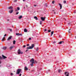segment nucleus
<instances>
[{
    "label": "nucleus",
    "mask_w": 76,
    "mask_h": 76,
    "mask_svg": "<svg viewBox=\"0 0 76 76\" xmlns=\"http://www.w3.org/2000/svg\"><path fill=\"white\" fill-rule=\"evenodd\" d=\"M28 31V30L26 29V28H25L24 29V32H26Z\"/></svg>",
    "instance_id": "obj_17"
},
{
    "label": "nucleus",
    "mask_w": 76,
    "mask_h": 76,
    "mask_svg": "<svg viewBox=\"0 0 76 76\" xmlns=\"http://www.w3.org/2000/svg\"><path fill=\"white\" fill-rule=\"evenodd\" d=\"M59 4L60 7V9H61V8H62V5H61V4Z\"/></svg>",
    "instance_id": "obj_12"
},
{
    "label": "nucleus",
    "mask_w": 76,
    "mask_h": 76,
    "mask_svg": "<svg viewBox=\"0 0 76 76\" xmlns=\"http://www.w3.org/2000/svg\"><path fill=\"white\" fill-rule=\"evenodd\" d=\"M2 58H3L4 59H5V58H7V57H6L4 56V55H2Z\"/></svg>",
    "instance_id": "obj_11"
},
{
    "label": "nucleus",
    "mask_w": 76,
    "mask_h": 76,
    "mask_svg": "<svg viewBox=\"0 0 76 76\" xmlns=\"http://www.w3.org/2000/svg\"><path fill=\"white\" fill-rule=\"evenodd\" d=\"M12 39V37L10 36L9 37H8L7 40V41H9V40H10V39Z\"/></svg>",
    "instance_id": "obj_9"
},
{
    "label": "nucleus",
    "mask_w": 76,
    "mask_h": 76,
    "mask_svg": "<svg viewBox=\"0 0 76 76\" xmlns=\"http://www.w3.org/2000/svg\"><path fill=\"white\" fill-rule=\"evenodd\" d=\"M53 44H55V43H56V42H53Z\"/></svg>",
    "instance_id": "obj_44"
},
{
    "label": "nucleus",
    "mask_w": 76,
    "mask_h": 76,
    "mask_svg": "<svg viewBox=\"0 0 76 76\" xmlns=\"http://www.w3.org/2000/svg\"><path fill=\"white\" fill-rule=\"evenodd\" d=\"M13 73H11L10 75H11V76H13Z\"/></svg>",
    "instance_id": "obj_35"
},
{
    "label": "nucleus",
    "mask_w": 76,
    "mask_h": 76,
    "mask_svg": "<svg viewBox=\"0 0 76 76\" xmlns=\"http://www.w3.org/2000/svg\"><path fill=\"white\" fill-rule=\"evenodd\" d=\"M64 4L66 3V1H64Z\"/></svg>",
    "instance_id": "obj_30"
},
{
    "label": "nucleus",
    "mask_w": 76,
    "mask_h": 76,
    "mask_svg": "<svg viewBox=\"0 0 76 76\" xmlns=\"http://www.w3.org/2000/svg\"><path fill=\"white\" fill-rule=\"evenodd\" d=\"M1 61H0V64H1Z\"/></svg>",
    "instance_id": "obj_51"
},
{
    "label": "nucleus",
    "mask_w": 76,
    "mask_h": 76,
    "mask_svg": "<svg viewBox=\"0 0 76 76\" xmlns=\"http://www.w3.org/2000/svg\"><path fill=\"white\" fill-rule=\"evenodd\" d=\"M23 1H25V0H23Z\"/></svg>",
    "instance_id": "obj_50"
},
{
    "label": "nucleus",
    "mask_w": 76,
    "mask_h": 76,
    "mask_svg": "<svg viewBox=\"0 0 76 76\" xmlns=\"http://www.w3.org/2000/svg\"><path fill=\"white\" fill-rule=\"evenodd\" d=\"M32 64H30V65L31 66H33V64H34V63H31Z\"/></svg>",
    "instance_id": "obj_26"
},
{
    "label": "nucleus",
    "mask_w": 76,
    "mask_h": 76,
    "mask_svg": "<svg viewBox=\"0 0 76 76\" xmlns=\"http://www.w3.org/2000/svg\"><path fill=\"white\" fill-rule=\"evenodd\" d=\"M18 54H23V52H21L20 51V49H18Z\"/></svg>",
    "instance_id": "obj_3"
},
{
    "label": "nucleus",
    "mask_w": 76,
    "mask_h": 76,
    "mask_svg": "<svg viewBox=\"0 0 76 76\" xmlns=\"http://www.w3.org/2000/svg\"><path fill=\"white\" fill-rule=\"evenodd\" d=\"M24 70H26V71L28 70V68L26 67V66H25Z\"/></svg>",
    "instance_id": "obj_10"
},
{
    "label": "nucleus",
    "mask_w": 76,
    "mask_h": 76,
    "mask_svg": "<svg viewBox=\"0 0 76 76\" xmlns=\"http://www.w3.org/2000/svg\"><path fill=\"white\" fill-rule=\"evenodd\" d=\"M52 3H53V4H54V1H52Z\"/></svg>",
    "instance_id": "obj_36"
},
{
    "label": "nucleus",
    "mask_w": 76,
    "mask_h": 76,
    "mask_svg": "<svg viewBox=\"0 0 76 76\" xmlns=\"http://www.w3.org/2000/svg\"><path fill=\"white\" fill-rule=\"evenodd\" d=\"M36 51H38V50H39V48L38 47L36 48Z\"/></svg>",
    "instance_id": "obj_21"
},
{
    "label": "nucleus",
    "mask_w": 76,
    "mask_h": 76,
    "mask_svg": "<svg viewBox=\"0 0 76 76\" xmlns=\"http://www.w3.org/2000/svg\"><path fill=\"white\" fill-rule=\"evenodd\" d=\"M19 13V12H16V15H18V14Z\"/></svg>",
    "instance_id": "obj_31"
},
{
    "label": "nucleus",
    "mask_w": 76,
    "mask_h": 76,
    "mask_svg": "<svg viewBox=\"0 0 76 76\" xmlns=\"http://www.w3.org/2000/svg\"><path fill=\"white\" fill-rule=\"evenodd\" d=\"M9 30L10 31V32H12V30L11 29H10Z\"/></svg>",
    "instance_id": "obj_32"
},
{
    "label": "nucleus",
    "mask_w": 76,
    "mask_h": 76,
    "mask_svg": "<svg viewBox=\"0 0 76 76\" xmlns=\"http://www.w3.org/2000/svg\"><path fill=\"white\" fill-rule=\"evenodd\" d=\"M34 19H36V20H38V18H37V17H36V16H35L34 18Z\"/></svg>",
    "instance_id": "obj_20"
},
{
    "label": "nucleus",
    "mask_w": 76,
    "mask_h": 76,
    "mask_svg": "<svg viewBox=\"0 0 76 76\" xmlns=\"http://www.w3.org/2000/svg\"><path fill=\"white\" fill-rule=\"evenodd\" d=\"M34 59L33 58H32L31 60H30V62L31 63H34Z\"/></svg>",
    "instance_id": "obj_4"
},
{
    "label": "nucleus",
    "mask_w": 76,
    "mask_h": 76,
    "mask_svg": "<svg viewBox=\"0 0 76 76\" xmlns=\"http://www.w3.org/2000/svg\"><path fill=\"white\" fill-rule=\"evenodd\" d=\"M48 32H51V30H48Z\"/></svg>",
    "instance_id": "obj_34"
},
{
    "label": "nucleus",
    "mask_w": 76,
    "mask_h": 76,
    "mask_svg": "<svg viewBox=\"0 0 76 76\" xmlns=\"http://www.w3.org/2000/svg\"><path fill=\"white\" fill-rule=\"evenodd\" d=\"M54 33V31H52L51 32V36H52V35H53V34Z\"/></svg>",
    "instance_id": "obj_19"
},
{
    "label": "nucleus",
    "mask_w": 76,
    "mask_h": 76,
    "mask_svg": "<svg viewBox=\"0 0 76 76\" xmlns=\"http://www.w3.org/2000/svg\"><path fill=\"white\" fill-rule=\"evenodd\" d=\"M65 20H66V19H65Z\"/></svg>",
    "instance_id": "obj_54"
},
{
    "label": "nucleus",
    "mask_w": 76,
    "mask_h": 76,
    "mask_svg": "<svg viewBox=\"0 0 76 76\" xmlns=\"http://www.w3.org/2000/svg\"><path fill=\"white\" fill-rule=\"evenodd\" d=\"M46 4H47V3H46Z\"/></svg>",
    "instance_id": "obj_58"
},
{
    "label": "nucleus",
    "mask_w": 76,
    "mask_h": 76,
    "mask_svg": "<svg viewBox=\"0 0 76 76\" xmlns=\"http://www.w3.org/2000/svg\"><path fill=\"white\" fill-rule=\"evenodd\" d=\"M62 72V71L61 69H58V73H61Z\"/></svg>",
    "instance_id": "obj_18"
},
{
    "label": "nucleus",
    "mask_w": 76,
    "mask_h": 76,
    "mask_svg": "<svg viewBox=\"0 0 76 76\" xmlns=\"http://www.w3.org/2000/svg\"><path fill=\"white\" fill-rule=\"evenodd\" d=\"M17 9H15V12H17V11H18V10H20V8H19V7H17Z\"/></svg>",
    "instance_id": "obj_7"
},
{
    "label": "nucleus",
    "mask_w": 76,
    "mask_h": 76,
    "mask_svg": "<svg viewBox=\"0 0 76 76\" xmlns=\"http://www.w3.org/2000/svg\"><path fill=\"white\" fill-rule=\"evenodd\" d=\"M22 18H23V17L22 16V15H20V16L18 18L19 19H22Z\"/></svg>",
    "instance_id": "obj_15"
},
{
    "label": "nucleus",
    "mask_w": 76,
    "mask_h": 76,
    "mask_svg": "<svg viewBox=\"0 0 76 76\" xmlns=\"http://www.w3.org/2000/svg\"><path fill=\"white\" fill-rule=\"evenodd\" d=\"M34 71V70H32V71H31V72H33Z\"/></svg>",
    "instance_id": "obj_52"
},
{
    "label": "nucleus",
    "mask_w": 76,
    "mask_h": 76,
    "mask_svg": "<svg viewBox=\"0 0 76 76\" xmlns=\"http://www.w3.org/2000/svg\"><path fill=\"white\" fill-rule=\"evenodd\" d=\"M45 31H47V29H45Z\"/></svg>",
    "instance_id": "obj_42"
},
{
    "label": "nucleus",
    "mask_w": 76,
    "mask_h": 76,
    "mask_svg": "<svg viewBox=\"0 0 76 76\" xmlns=\"http://www.w3.org/2000/svg\"><path fill=\"white\" fill-rule=\"evenodd\" d=\"M34 64H35V63H37V61H34Z\"/></svg>",
    "instance_id": "obj_25"
},
{
    "label": "nucleus",
    "mask_w": 76,
    "mask_h": 76,
    "mask_svg": "<svg viewBox=\"0 0 76 76\" xmlns=\"http://www.w3.org/2000/svg\"><path fill=\"white\" fill-rule=\"evenodd\" d=\"M15 43H16V41L15 40H14L13 41V44H15Z\"/></svg>",
    "instance_id": "obj_22"
},
{
    "label": "nucleus",
    "mask_w": 76,
    "mask_h": 76,
    "mask_svg": "<svg viewBox=\"0 0 76 76\" xmlns=\"http://www.w3.org/2000/svg\"><path fill=\"white\" fill-rule=\"evenodd\" d=\"M7 21H9V19L7 20Z\"/></svg>",
    "instance_id": "obj_49"
},
{
    "label": "nucleus",
    "mask_w": 76,
    "mask_h": 76,
    "mask_svg": "<svg viewBox=\"0 0 76 76\" xmlns=\"http://www.w3.org/2000/svg\"><path fill=\"white\" fill-rule=\"evenodd\" d=\"M28 50L27 49V50L26 51V52H27V51H28Z\"/></svg>",
    "instance_id": "obj_46"
},
{
    "label": "nucleus",
    "mask_w": 76,
    "mask_h": 76,
    "mask_svg": "<svg viewBox=\"0 0 76 76\" xmlns=\"http://www.w3.org/2000/svg\"><path fill=\"white\" fill-rule=\"evenodd\" d=\"M4 39H5V37H4L2 39V41H4Z\"/></svg>",
    "instance_id": "obj_23"
},
{
    "label": "nucleus",
    "mask_w": 76,
    "mask_h": 76,
    "mask_svg": "<svg viewBox=\"0 0 76 76\" xmlns=\"http://www.w3.org/2000/svg\"><path fill=\"white\" fill-rule=\"evenodd\" d=\"M34 6H35V7L37 6V5H34Z\"/></svg>",
    "instance_id": "obj_47"
},
{
    "label": "nucleus",
    "mask_w": 76,
    "mask_h": 76,
    "mask_svg": "<svg viewBox=\"0 0 76 76\" xmlns=\"http://www.w3.org/2000/svg\"><path fill=\"white\" fill-rule=\"evenodd\" d=\"M40 25H42V21H40Z\"/></svg>",
    "instance_id": "obj_27"
},
{
    "label": "nucleus",
    "mask_w": 76,
    "mask_h": 76,
    "mask_svg": "<svg viewBox=\"0 0 76 76\" xmlns=\"http://www.w3.org/2000/svg\"><path fill=\"white\" fill-rule=\"evenodd\" d=\"M59 37H60V36H59Z\"/></svg>",
    "instance_id": "obj_55"
},
{
    "label": "nucleus",
    "mask_w": 76,
    "mask_h": 76,
    "mask_svg": "<svg viewBox=\"0 0 76 76\" xmlns=\"http://www.w3.org/2000/svg\"><path fill=\"white\" fill-rule=\"evenodd\" d=\"M0 60H2V58L0 56Z\"/></svg>",
    "instance_id": "obj_38"
},
{
    "label": "nucleus",
    "mask_w": 76,
    "mask_h": 76,
    "mask_svg": "<svg viewBox=\"0 0 76 76\" xmlns=\"http://www.w3.org/2000/svg\"><path fill=\"white\" fill-rule=\"evenodd\" d=\"M53 13H54V14H56V12H55V10H53Z\"/></svg>",
    "instance_id": "obj_29"
},
{
    "label": "nucleus",
    "mask_w": 76,
    "mask_h": 76,
    "mask_svg": "<svg viewBox=\"0 0 76 76\" xmlns=\"http://www.w3.org/2000/svg\"><path fill=\"white\" fill-rule=\"evenodd\" d=\"M14 47H15V46H14L10 47L9 48L10 50H12Z\"/></svg>",
    "instance_id": "obj_5"
},
{
    "label": "nucleus",
    "mask_w": 76,
    "mask_h": 76,
    "mask_svg": "<svg viewBox=\"0 0 76 76\" xmlns=\"http://www.w3.org/2000/svg\"><path fill=\"white\" fill-rule=\"evenodd\" d=\"M9 9H12V7H10L8 8Z\"/></svg>",
    "instance_id": "obj_24"
},
{
    "label": "nucleus",
    "mask_w": 76,
    "mask_h": 76,
    "mask_svg": "<svg viewBox=\"0 0 76 76\" xmlns=\"http://www.w3.org/2000/svg\"><path fill=\"white\" fill-rule=\"evenodd\" d=\"M35 47V45L34 44H32L31 45V46H29L27 48V49H32L34 47Z\"/></svg>",
    "instance_id": "obj_2"
},
{
    "label": "nucleus",
    "mask_w": 76,
    "mask_h": 76,
    "mask_svg": "<svg viewBox=\"0 0 76 76\" xmlns=\"http://www.w3.org/2000/svg\"><path fill=\"white\" fill-rule=\"evenodd\" d=\"M20 72L22 73V69H17V71L16 72V74L17 75H19V73H20Z\"/></svg>",
    "instance_id": "obj_1"
},
{
    "label": "nucleus",
    "mask_w": 76,
    "mask_h": 76,
    "mask_svg": "<svg viewBox=\"0 0 76 76\" xmlns=\"http://www.w3.org/2000/svg\"><path fill=\"white\" fill-rule=\"evenodd\" d=\"M64 43V42L63 41H61L59 42V44H61Z\"/></svg>",
    "instance_id": "obj_13"
},
{
    "label": "nucleus",
    "mask_w": 76,
    "mask_h": 76,
    "mask_svg": "<svg viewBox=\"0 0 76 76\" xmlns=\"http://www.w3.org/2000/svg\"><path fill=\"white\" fill-rule=\"evenodd\" d=\"M7 35V34H5L4 35V37H6Z\"/></svg>",
    "instance_id": "obj_40"
},
{
    "label": "nucleus",
    "mask_w": 76,
    "mask_h": 76,
    "mask_svg": "<svg viewBox=\"0 0 76 76\" xmlns=\"http://www.w3.org/2000/svg\"><path fill=\"white\" fill-rule=\"evenodd\" d=\"M25 7H24V8L25 9Z\"/></svg>",
    "instance_id": "obj_56"
},
{
    "label": "nucleus",
    "mask_w": 76,
    "mask_h": 76,
    "mask_svg": "<svg viewBox=\"0 0 76 76\" xmlns=\"http://www.w3.org/2000/svg\"><path fill=\"white\" fill-rule=\"evenodd\" d=\"M6 48H7V47H4L2 48L3 50H6Z\"/></svg>",
    "instance_id": "obj_16"
},
{
    "label": "nucleus",
    "mask_w": 76,
    "mask_h": 76,
    "mask_svg": "<svg viewBox=\"0 0 76 76\" xmlns=\"http://www.w3.org/2000/svg\"><path fill=\"white\" fill-rule=\"evenodd\" d=\"M71 30V29H69V30Z\"/></svg>",
    "instance_id": "obj_57"
},
{
    "label": "nucleus",
    "mask_w": 76,
    "mask_h": 76,
    "mask_svg": "<svg viewBox=\"0 0 76 76\" xmlns=\"http://www.w3.org/2000/svg\"><path fill=\"white\" fill-rule=\"evenodd\" d=\"M41 19L42 21H44V20H45V17H41Z\"/></svg>",
    "instance_id": "obj_6"
},
{
    "label": "nucleus",
    "mask_w": 76,
    "mask_h": 76,
    "mask_svg": "<svg viewBox=\"0 0 76 76\" xmlns=\"http://www.w3.org/2000/svg\"><path fill=\"white\" fill-rule=\"evenodd\" d=\"M13 10H10L9 11V12L10 13H13Z\"/></svg>",
    "instance_id": "obj_14"
},
{
    "label": "nucleus",
    "mask_w": 76,
    "mask_h": 76,
    "mask_svg": "<svg viewBox=\"0 0 76 76\" xmlns=\"http://www.w3.org/2000/svg\"><path fill=\"white\" fill-rule=\"evenodd\" d=\"M65 74L66 76H69V73L68 72H65Z\"/></svg>",
    "instance_id": "obj_8"
},
{
    "label": "nucleus",
    "mask_w": 76,
    "mask_h": 76,
    "mask_svg": "<svg viewBox=\"0 0 76 76\" xmlns=\"http://www.w3.org/2000/svg\"><path fill=\"white\" fill-rule=\"evenodd\" d=\"M29 40H31V38H29Z\"/></svg>",
    "instance_id": "obj_41"
},
{
    "label": "nucleus",
    "mask_w": 76,
    "mask_h": 76,
    "mask_svg": "<svg viewBox=\"0 0 76 76\" xmlns=\"http://www.w3.org/2000/svg\"><path fill=\"white\" fill-rule=\"evenodd\" d=\"M23 48H25V47H26V46L25 45H24L23 46Z\"/></svg>",
    "instance_id": "obj_39"
},
{
    "label": "nucleus",
    "mask_w": 76,
    "mask_h": 76,
    "mask_svg": "<svg viewBox=\"0 0 76 76\" xmlns=\"http://www.w3.org/2000/svg\"><path fill=\"white\" fill-rule=\"evenodd\" d=\"M27 46H29V44H28L27 45Z\"/></svg>",
    "instance_id": "obj_45"
},
{
    "label": "nucleus",
    "mask_w": 76,
    "mask_h": 76,
    "mask_svg": "<svg viewBox=\"0 0 76 76\" xmlns=\"http://www.w3.org/2000/svg\"><path fill=\"white\" fill-rule=\"evenodd\" d=\"M22 34H19V36H22Z\"/></svg>",
    "instance_id": "obj_37"
},
{
    "label": "nucleus",
    "mask_w": 76,
    "mask_h": 76,
    "mask_svg": "<svg viewBox=\"0 0 76 76\" xmlns=\"http://www.w3.org/2000/svg\"><path fill=\"white\" fill-rule=\"evenodd\" d=\"M68 32L70 33V31H68Z\"/></svg>",
    "instance_id": "obj_48"
},
{
    "label": "nucleus",
    "mask_w": 76,
    "mask_h": 76,
    "mask_svg": "<svg viewBox=\"0 0 76 76\" xmlns=\"http://www.w3.org/2000/svg\"><path fill=\"white\" fill-rule=\"evenodd\" d=\"M16 35H18V36H19V33H16Z\"/></svg>",
    "instance_id": "obj_28"
},
{
    "label": "nucleus",
    "mask_w": 76,
    "mask_h": 76,
    "mask_svg": "<svg viewBox=\"0 0 76 76\" xmlns=\"http://www.w3.org/2000/svg\"><path fill=\"white\" fill-rule=\"evenodd\" d=\"M17 1V0H14V3H15V2H16Z\"/></svg>",
    "instance_id": "obj_33"
},
{
    "label": "nucleus",
    "mask_w": 76,
    "mask_h": 76,
    "mask_svg": "<svg viewBox=\"0 0 76 76\" xmlns=\"http://www.w3.org/2000/svg\"><path fill=\"white\" fill-rule=\"evenodd\" d=\"M21 74H20L19 75V76H21Z\"/></svg>",
    "instance_id": "obj_43"
},
{
    "label": "nucleus",
    "mask_w": 76,
    "mask_h": 76,
    "mask_svg": "<svg viewBox=\"0 0 76 76\" xmlns=\"http://www.w3.org/2000/svg\"><path fill=\"white\" fill-rule=\"evenodd\" d=\"M46 7H47V5H46Z\"/></svg>",
    "instance_id": "obj_53"
}]
</instances>
